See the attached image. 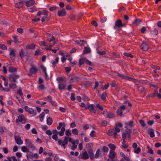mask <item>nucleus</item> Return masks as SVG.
<instances>
[{
    "mask_svg": "<svg viewBox=\"0 0 161 161\" xmlns=\"http://www.w3.org/2000/svg\"><path fill=\"white\" fill-rule=\"evenodd\" d=\"M131 130L126 129L125 132L122 134L123 142L122 143L121 147L124 148H126L128 147V145L126 143L125 139L126 137L129 140H130V132Z\"/></svg>",
    "mask_w": 161,
    "mask_h": 161,
    "instance_id": "1",
    "label": "nucleus"
},
{
    "mask_svg": "<svg viewBox=\"0 0 161 161\" xmlns=\"http://www.w3.org/2000/svg\"><path fill=\"white\" fill-rule=\"evenodd\" d=\"M64 139H59L58 141V144L59 145L63 147L64 149L66 146L67 145L68 142V137L65 136L64 137Z\"/></svg>",
    "mask_w": 161,
    "mask_h": 161,
    "instance_id": "2",
    "label": "nucleus"
},
{
    "mask_svg": "<svg viewBox=\"0 0 161 161\" xmlns=\"http://www.w3.org/2000/svg\"><path fill=\"white\" fill-rule=\"evenodd\" d=\"M92 144L91 143L88 144V146L87 147V151L89 154L90 158L93 159L95 158L94 155L93 153V151L92 150Z\"/></svg>",
    "mask_w": 161,
    "mask_h": 161,
    "instance_id": "3",
    "label": "nucleus"
},
{
    "mask_svg": "<svg viewBox=\"0 0 161 161\" xmlns=\"http://www.w3.org/2000/svg\"><path fill=\"white\" fill-rule=\"evenodd\" d=\"M25 140L26 143L25 144L29 148L31 149L32 150H34L35 149V147L30 140L25 139Z\"/></svg>",
    "mask_w": 161,
    "mask_h": 161,
    "instance_id": "4",
    "label": "nucleus"
},
{
    "mask_svg": "<svg viewBox=\"0 0 161 161\" xmlns=\"http://www.w3.org/2000/svg\"><path fill=\"white\" fill-rule=\"evenodd\" d=\"M26 121V119L25 117L23 115L18 116V119H16V122L17 124L20 122L22 124H25Z\"/></svg>",
    "mask_w": 161,
    "mask_h": 161,
    "instance_id": "5",
    "label": "nucleus"
},
{
    "mask_svg": "<svg viewBox=\"0 0 161 161\" xmlns=\"http://www.w3.org/2000/svg\"><path fill=\"white\" fill-rule=\"evenodd\" d=\"M39 156L37 153H33L32 152L28 153L27 154V157L28 159H32L34 158L38 159Z\"/></svg>",
    "mask_w": 161,
    "mask_h": 161,
    "instance_id": "6",
    "label": "nucleus"
},
{
    "mask_svg": "<svg viewBox=\"0 0 161 161\" xmlns=\"http://www.w3.org/2000/svg\"><path fill=\"white\" fill-rule=\"evenodd\" d=\"M19 77V75L13 74L10 75L9 76V79L12 82H17L16 79Z\"/></svg>",
    "mask_w": 161,
    "mask_h": 161,
    "instance_id": "7",
    "label": "nucleus"
},
{
    "mask_svg": "<svg viewBox=\"0 0 161 161\" xmlns=\"http://www.w3.org/2000/svg\"><path fill=\"white\" fill-rule=\"evenodd\" d=\"M113 75H117L121 79H125L126 80H130L132 79L130 77L128 76L120 74L115 72L114 73Z\"/></svg>",
    "mask_w": 161,
    "mask_h": 161,
    "instance_id": "8",
    "label": "nucleus"
},
{
    "mask_svg": "<svg viewBox=\"0 0 161 161\" xmlns=\"http://www.w3.org/2000/svg\"><path fill=\"white\" fill-rule=\"evenodd\" d=\"M103 114L104 116L107 118H113L114 116L113 113L110 112H108L107 111H105L103 112Z\"/></svg>",
    "mask_w": 161,
    "mask_h": 161,
    "instance_id": "9",
    "label": "nucleus"
},
{
    "mask_svg": "<svg viewBox=\"0 0 161 161\" xmlns=\"http://www.w3.org/2000/svg\"><path fill=\"white\" fill-rule=\"evenodd\" d=\"M24 108L25 110L26 111L28 112L30 114H33V116H35L36 115V112H34V110L32 108L28 107L27 106H25Z\"/></svg>",
    "mask_w": 161,
    "mask_h": 161,
    "instance_id": "10",
    "label": "nucleus"
},
{
    "mask_svg": "<svg viewBox=\"0 0 161 161\" xmlns=\"http://www.w3.org/2000/svg\"><path fill=\"white\" fill-rule=\"evenodd\" d=\"M108 134L110 136H114L115 138L117 137V134L115 132V130L114 129L109 130L108 132Z\"/></svg>",
    "mask_w": 161,
    "mask_h": 161,
    "instance_id": "11",
    "label": "nucleus"
},
{
    "mask_svg": "<svg viewBox=\"0 0 161 161\" xmlns=\"http://www.w3.org/2000/svg\"><path fill=\"white\" fill-rule=\"evenodd\" d=\"M10 49V52L9 53V55L10 57L12 60H14V58L16 56L15 52V50L14 49Z\"/></svg>",
    "mask_w": 161,
    "mask_h": 161,
    "instance_id": "12",
    "label": "nucleus"
},
{
    "mask_svg": "<svg viewBox=\"0 0 161 161\" xmlns=\"http://www.w3.org/2000/svg\"><path fill=\"white\" fill-rule=\"evenodd\" d=\"M116 155V153L113 150H110L108 155V158L115 159Z\"/></svg>",
    "mask_w": 161,
    "mask_h": 161,
    "instance_id": "13",
    "label": "nucleus"
},
{
    "mask_svg": "<svg viewBox=\"0 0 161 161\" xmlns=\"http://www.w3.org/2000/svg\"><path fill=\"white\" fill-rule=\"evenodd\" d=\"M24 2L20 0L19 2L15 3V7L18 8H22L24 5Z\"/></svg>",
    "mask_w": 161,
    "mask_h": 161,
    "instance_id": "14",
    "label": "nucleus"
},
{
    "mask_svg": "<svg viewBox=\"0 0 161 161\" xmlns=\"http://www.w3.org/2000/svg\"><path fill=\"white\" fill-rule=\"evenodd\" d=\"M142 50L144 51H147L148 49V45L145 42H143L141 46Z\"/></svg>",
    "mask_w": 161,
    "mask_h": 161,
    "instance_id": "15",
    "label": "nucleus"
},
{
    "mask_svg": "<svg viewBox=\"0 0 161 161\" xmlns=\"http://www.w3.org/2000/svg\"><path fill=\"white\" fill-rule=\"evenodd\" d=\"M15 139L16 143L18 145H21L23 144V142L21 140V138L19 136H15Z\"/></svg>",
    "mask_w": 161,
    "mask_h": 161,
    "instance_id": "16",
    "label": "nucleus"
},
{
    "mask_svg": "<svg viewBox=\"0 0 161 161\" xmlns=\"http://www.w3.org/2000/svg\"><path fill=\"white\" fill-rule=\"evenodd\" d=\"M122 25V24L121 20L120 19L118 20L115 22V26L114 27V28L116 29L117 27H120Z\"/></svg>",
    "mask_w": 161,
    "mask_h": 161,
    "instance_id": "17",
    "label": "nucleus"
},
{
    "mask_svg": "<svg viewBox=\"0 0 161 161\" xmlns=\"http://www.w3.org/2000/svg\"><path fill=\"white\" fill-rule=\"evenodd\" d=\"M37 69L36 67L32 66L30 70L29 75H31L32 74H34L37 72Z\"/></svg>",
    "mask_w": 161,
    "mask_h": 161,
    "instance_id": "18",
    "label": "nucleus"
},
{
    "mask_svg": "<svg viewBox=\"0 0 161 161\" xmlns=\"http://www.w3.org/2000/svg\"><path fill=\"white\" fill-rule=\"evenodd\" d=\"M35 3V1L33 0H30L25 2V6L29 7L32 6Z\"/></svg>",
    "mask_w": 161,
    "mask_h": 161,
    "instance_id": "19",
    "label": "nucleus"
},
{
    "mask_svg": "<svg viewBox=\"0 0 161 161\" xmlns=\"http://www.w3.org/2000/svg\"><path fill=\"white\" fill-rule=\"evenodd\" d=\"M94 107L95 105L94 104H92L88 105V109L91 112L95 113L96 112V110L94 109Z\"/></svg>",
    "mask_w": 161,
    "mask_h": 161,
    "instance_id": "20",
    "label": "nucleus"
},
{
    "mask_svg": "<svg viewBox=\"0 0 161 161\" xmlns=\"http://www.w3.org/2000/svg\"><path fill=\"white\" fill-rule=\"evenodd\" d=\"M148 133L151 137H153L155 136L154 130L153 129H148L147 130Z\"/></svg>",
    "mask_w": 161,
    "mask_h": 161,
    "instance_id": "21",
    "label": "nucleus"
},
{
    "mask_svg": "<svg viewBox=\"0 0 161 161\" xmlns=\"http://www.w3.org/2000/svg\"><path fill=\"white\" fill-rule=\"evenodd\" d=\"M64 127H62L61 129V130L60 131H59L58 132L59 135L60 136H62L64 134V132L65 131V124H64Z\"/></svg>",
    "mask_w": 161,
    "mask_h": 161,
    "instance_id": "22",
    "label": "nucleus"
},
{
    "mask_svg": "<svg viewBox=\"0 0 161 161\" xmlns=\"http://www.w3.org/2000/svg\"><path fill=\"white\" fill-rule=\"evenodd\" d=\"M80 158L83 159H87L89 158L88 154L86 152H85L82 153Z\"/></svg>",
    "mask_w": 161,
    "mask_h": 161,
    "instance_id": "23",
    "label": "nucleus"
},
{
    "mask_svg": "<svg viewBox=\"0 0 161 161\" xmlns=\"http://www.w3.org/2000/svg\"><path fill=\"white\" fill-rule=\"evenodd\" d=\"M58 14L60 16H64L65 15L66 12L64 9H62L61 10L58 11Z\"/></svg>",
    "mask_w": 161,
    "mask_h": 161,
    "instance_id": "24",
    "label": "nucleus"
},
{
    "mask_svg": "<svg viewBox=\"0 0 161 161\" xmlns=\"http://www.w3.org/2000/svg\"><path fill=\"white\" fill-rule=\"evenodd\" d=\"M58 88L60 91L62 90H65L66 88V85L62 83H59Z\"/></svg>",
    "mask_w": 161,
    "mask_h": 161,
    "instance_id": "25",
    "label": "nucleus"
},
{
    "mask_svg": "<svg viewBox=\"0 0 161 161\" xmlns=\"http://www.w3.org/2000/svg\"><path fill=\"white\" fill-rule=\"evenodd\" d=\"M91 49L89 47H84V49L83 51V54H86L90 53L91 52Z\"/></svg>",
    "mask_w": 161,
    "mask_h": 161,
    "instance_id": "26",
    "label": "nucleus"
},
{
    "mask_svg": "<svg viewBox=\"0 0 161 161\" xmlns=\"http://www.w3.org/2000/svg\"><path fill=\"white\" fill-rule=\"evenodd\" d=\"M26 48L27 49H34L35 48V45L33 44L31 45H27L26 46Z\"/></svg>",
    "mask_w": 161,
    "mask_h": 161,
    "instance_id": "27",
    "label": "nucleus"
},
{
    "mask_svg": "<svg viewBox=\"0 0 161 161\" xmlns=\"http://www.w3.org/2000/svg\"><path fill=\"white\" fill-rule=\"evenodd\" d=\"M80 78L76 76H73L71 77L70 79L71 82H75L78 81Z\"/></svg>",
    "mask_w": 161,
    "mask_h": 161,
    "instance_id": "28",
    "label": "nucleus"
},
{
    "mask_svg": "<svg viewBox=\"0 0 161 161\" xmlns=\"http://www.w3.org/2000/svg\"><path fill=\"white\" fill-rule=\"evenodd\" d=\"M17 98L20 103L21 104V106L22 107L24 106L25 105V102L21 97H17Z\"/></svg>",
    "mask_w": 161,
    "mask_h": 161,
    "instance_id": "29",
    "label": "nucleus"
},
{
    "mask_svg": "<svg viewBox=\"0 0 161 161\" xmlns=\"http://www.w3.org/2000/svg\"><path fill=\"white\" fill-rule=\"evenodd\" d=\"M59 58L58 57H56L55 58V61L53 60H52L51 61V63L53 65V66H55L56 64H58V62Z\"/></svg>",
    "mask_w": 161,
    "mask_h": 161,
    "instance_id": "30",
    "label": "nucleus"
},
{
    "mask_svg": "<svg viewBox=\"0 0 161 161\" xmlns=\"http://www.w3.org/2000/svg\"><path fill=\"white\" fill-rule=\"evenodd\" d=\"M19 55L21 58H23L25 56V52L23 49H21L19 53Z\"/></svg>",
    "mask_w": 161,
    "mask_h": 161,
    "instance_id": "31",
    "label": "nucleus"
},
{
    "mask_svg": "<svg viewBox=\"0 0 161 161\" xmlns=\"http://www.w3.org/2000/svg\"><path fill=\"white\" fill-rule=\"evenodd\" d=\"M17 70L16 68L13 67H10L8 68V71L10 72H16Z\"/></svg>",
    "mask_w": 161,
    "mask_h": 161,
    "instance_id": "32",
    "label": "nucleus"
},
{
    "mask_svg": "<svg viewBox=\"0 0 161 161\" xmlns=\"http://www.w3.org/2000/svg\"><path fill=\"white\" fill-rule=\"evenodd\" d=\"M141 22V20L139 19H136L133 22V24L136 25H138Z\"/></svg>",
    "mask_w": 161,
    "mask_h": 161,
    "instance_id": "33",
    "label": "nucleus"
},
{
    "mask_svg": "<svg viewBox=\"0 0 161 161\" xmlns=\"http://www.w3.org/2000/svg\"><path fill=\"white\" fill-rule=\"evenodd\" d=\"M53 123V120L50 117H48L47 119V124L48 125H51Z\"/></svg>",
    "mask_w": 161,
    "mask_h": 161,
    "instance_id": "34",
    "label": "nucleus"
},
{
    "mask_svg": "<svg viewBox=\"0 0 161 161\" xmlns=\"http://www.w3.org/2000/svg\"><path fill=\"white\" fill-rule=\"evenodd\" d=\"M45 116V113L44 112L42 113L39 116L40 120L42 122Z\"/></svg>",
    "mask_w": 161,
    "mask_h": 161,
    "instance_id": "35",
    "label": "nucleus"
},
{
    "mask_svg": "<svg viewBox=\"0 0 161 161\" xmlns=\"http://www.w3.org/2000/svg\"><path fill=\"white\" fill-rule=\"evenodd\" d=\"M141 151V148L140 147H137L134 149V152L136 154H138Z\"/></svg>",
    "mask_w": 161,
    "mask_h": 161,
    "instance_id": "36",
    "label": "nucleus"
},
{
    "mask_svg": "<svg viewBox=\"0 0 161 161\" xmlns=\"http://www.w3.org/2000/svg\"><path fill=\"white\" fill-rule=\"evenodd\" d=\"M37 10L35 6L30 8L28 9V11L31 12H33Z\"/></svg>",
    "mask_w": 161,
    "mask_h": 161,
    "instance_id": "37",
    "label": "nucleus"
},
{
    "mask_svg": "<svg viewBox=\"0 0 161 161\" xmlns=\"http://www.w3.org/2000/svg\"><path fill=\"white\" fill-rule=\"evenodd\" d=\"M147 153L151 154H154L153 150L149 146H147Z\"/></svg>",
    "mask_w": 161,
    "mask_h": 161,
    "instance_id": "38",
    "label": "nucleus"
},
{
    "mask_svg": "<svg viewBox=\"0 0 161 161\" xmlns=\"http://www.w3.org/2000/svg\"><path fill=\"white\" fill-rule=\"evenodd\" d=\"M21 150L24 152H28L29 151V149L27 147L25 146H23L21 147Z\"/></svg>",
    "mask_w": 161,
    "mask_h": 161,
    "instance_id": "39",
    "label": "nucleus"
},
{
    "mask_svg": "<svg viewBox=\"0 0 161 161\" xmlns=\"http://www.w3.org/2000/svg\"><path fill=\"white\" fill-rule=\"evenodd\" d=\"M108 146L111 149L110 150H113V151H114L116 148V147L114 144H108Z\"/></svg>",
    "mask_w": 161,
    "mask_h": 161,
    "instance_id": "40",
    "label": "nucleus"
},
{
    "mask_svg": "<svg viewBox=\"0 0 161 161\" xmlns=\"http://www.w3.org/2000/svg\"><path fill=\"white\" fill-rule=\"evenodd\" d=\"M86 58H81L80 59L79 61V64L80 65L83 64L84 62H86Z\"/></svg>",
    "mask_w": 161,
    "mask_h": 161,
    "instance_id": "41",
    "label": "nucleus"
},
{
    "mask_svg": "<svg viewBox=\"0 0 161 161\" xmlns=\"http://www.w3.org/2000/svg\"><path fill=\"white\" fill-rule=\"evenodd\" d=\"M66 57H68V59L69 61L72 64H74V65H75L76 64L75 63V62H74V61L72 62V57H71V56H70L68 55H66Z\"/></svg>",
    "mask_w": 161,
    "mask_h": 161,
    "instance_id": "42",
    "label": "nucleus"
},
{
    "mask_svg": "<svg viewBox=\"0 0 161 161\" xmlns=\"http://www.w3.org/2000/svg\"><path fill=\"white\" fill-rule=\"evenodd\" d=\"M72 132L73 134L77 135L78 134V131L77 129L75 128L72 130Z\"/></svg>",
    "mask_w": 161,
    "mask_h": 161,
    "instance_id": "43",
    "label": "nucleus"
},
{
    "mask_svg": "<svg viewBox=\"0 0 161 161\" xmlns=\"http://www.w3.org/2000/svg\"><path fill=\"white\" fill-rule=\"evenodd\" d=\"M76 42L77 43L80 44L81 45L83 44V43H86V41L84 40H80V41H76Z\"/></svg>",
    "mask_w": 161,
    "mask_h": 161,
    "instance_id": "44",
    "label": "nucleus"
},
{
    "mask_svg": "<svg viewBox=\"0 0 161 161\" xmlns=\"http://www.w3.org/2000/svg\"><path fill=\"white\" fill-rule=\"evenodd\" d=\"M139 123L142 127H144L146 125V124L143 120H139Z\"/></svg>",
    "mask_w": 161,
    "mask_h": 161,
    "instance_id": "45",
    "label": "nucleus"
},
{
    "mask_svg": "<svg viewBox=\"0 0 161 161\" xmlns=\"http://www.w3.org/2000/svg\"><path fill=\"white\" fill-rule=\"evenodd\" d=\"M100 150L99 149H98L96 151L95 155V158H97L99 157L100 155Z\"/></svg>",
    "mask_w": 161,
    "mask_h": 161,
    "instance_id": "46",
    "label": "nucleus"
},
{
    "mask_svg": "<svg viewBox=\"0 0 161 161\" xmlns=\"http://www.w3.org/2000/svg\"><path fill=\"white\" fill-rule=\"evenodd\" d=\"M64 124H65L64 123H59L57 127V129L58 130H59L62 127H64Z\"/></svg>",
    "mask_w": 161,
    "mask_h": 161,
    "instance_id": "47",
    "label": "nucleus"
},
{
    "mask_svg": "<svg viewBox=\"0 0 161 161\" xmlns=\"http://www.w3.org/2000/svg\"><path fill=\"white\" fill-rule=\"evenodd\" d=\"M9 87L12 89H15L16 87V85L14 83H10L9 84Z\"/></svg>",
    "mask_w": 161,
    "mask_h": 161,
    "instance_id": "48",
    "label": "nucleus"
},
{
    "mask_svg": "<svg viewBox=\"0 0 161 161\" xmlns=\"http://www.w3.org/2000/svg\"><path fill=\"white\" fill-rule=\"evenodd\" d=\"M122 110L120 108H119L117 110V113L119 115H120L122 114Z\"/></svg>",
    "mask_w": 161,
    "mask_h": 161,
    "instance_id": "49",
    "label": "nucleus"
},
{
    "mask_svg": "<svg viewBox=\"0 0 161 161\" xmlns=\"http://www.w3.org/2000/svg\"><path fill=\"white\" fill-rule=\"evenodd\" d=\"M95 131L93 130L92 131L90 134V136L92 137H94L95 136Z\"/></svg>",
    "mask_w": 161,
    "mask_h": 161,
    "instance_id": "50",
    "label": "nucleus"
},
{
    "mask_svg": "<svg viewBox=\"0 0 161 161\" xmlns=\"http://www.w3.org/2000/svg\"><path fill=\"white\" fill-rule=\"evenodd\" d=\"M106 96L107 95L106 93L105 92H104L102 94L101 96V98L102 100H105L106 99Z\"/></svg>",
    "mask_w": 161,
    "mask_h": 161,
    "instance_id": "51",
    "label": "nucleus"
},
{
    "mask_svg": "<svg viewBox=\"0 0 161 161\" xmlns=\"http://www.w3.org/2000/svg\"><path fill=\"white\" fill-rule=\"evenodd\" d=\"M82 97L83 99L85 101H88L90 100L89 98L85 95H82Z\"/></svg>",
    "mask_w": 161,
    "mask_h": 161,
    "instance_id": "52",
    "label": "nucleus"
},
{
    "mask_svg": "<svg viewBox=\"0 0 161 161\" xmlns=\"http://www.w3.org/2000/svg\"><path fill=\"white\" fill-rule=\"evenodd\" d=\"M65 134L67 136H70L71 135V133L70 132V130L69 129L66 130Z\"/></svg>",
    "mask_w": 161,
    "mask_h": 161,
    "instance_id": "53",
    "label": "nucleus"
},
{
    "mask_svg": "<svg viewBox=\"0 0 161 161\" xmlns=\"http://www.w3.org/2000/svg\"><path fill=\"white\" fill-rule=\"evenodd\" d=\"M56 8H57L56 6H52V7H50L49 8V10L50 11H53L56 10Z\"/></svg>",
    "mask_w": 161,
    "mask_h": 161,
    "instance_id": "54",
    "label": "nucleus"
},
{
    "mask_svg": "<svg viewBox=\"0 0 161 161\" xmlns=\"http://www.w3.org/2000/svg\"><path fill=\"white\" fill-rule=\"evenodd\" d=\"M44 99H46L48 101L50 102L51 101H52V97L50 96H48L47 97H44Z\"/></svg>",
    "mask_w": 161,
    "mask_h": 161,
    "instance_id": "55",
    "label": "nucleus"
},
{
    "mask_svg": "<svg viewBox=\"0 0 161 161\" xmlns=\"http://www.w3.org/2000/svg\"><path fill=\"white\" fill-rule=\"evenodd\" d=\"M124 55L127 57H130L131 58H132L133 57L132 55L129 53H124Z\"/></svg>",
    "mask_w": 161,
    "mask_h": 161,
    "instance_id": "56",
    "label": "nucleus"
},
{
    "mask_svg": "<svg viewBox=\"0 0 161 161\" xmlns=\"http://www.w3.org/2000/svg\"><path fill=\"white\" fill-rule=\"evenodd\" d=\"M17 31L20 33H22L23 32V30L21 28H19L17 29Z\"/></svg>",
    "mask_w": 161,
    "mask_h": 161,
    "instance_id": "57",
    "label": "nucleus"
},
{
    "mask_svg": "<svg viewBox=\"0 0 161 161\" xmlns=\"http://www.w3.org/2000/svg\"><path fill=\"white\" fill-rule=\"evenodd\" d=\"M41 53L39 49H37L35 52V55L37 56L38 55Z\"/></svg>",
    "mask_w": 161,
    "mask_h": 161,
    "instance_id": "58",
    "label": "nucleus"
},
{
    "mask_svg": "<svg viewBox=\"0 0 161 161\" xmlns=\"http://www.w3.org/2000/svg\"><path fill=\"white\" fill-rule=\"evenodd\" d=\"M70 99L73 101H74L75 100V95L74 93H72L71 94Z\"/></svg>",
    "mask_w": 161,
    "mask_h": 161,
    "instance_id": "59",
    "label": "nucleus"
},
{
    "mask_svg": "<svg viewBox=\"0 0 161 161\" xmlns=\"http://www.w3.org/2000/svg\"><path fill=\"white\" fill-rule=\"evenodd\" d=\"M63 80V78L62 77H59L57 78V80L58 81L59 83H61V81Z\"/></svg>",
    "mask_w": 161,
    "mask_h": 161,
    "instance_id": "60",
    "label": "nucleus"
},
{
    "mask_svg": "<svg viewBox=\"0 0 161 161\" xmlns=\"http://www.w3.org/2000/svg\"><path fill=\"white\" fill-rule=\"evenodd\" d=\"M55 40V38L53 36H51V38H50L49 39H48V41L50 42H53V41H54Z\"/></svg>",
    "mask_w": 161,
    "mask_h": 161,
    "instance_id": "61",
    "label": "nucleus"
},
{
    "mask_svg": "<svg viewBox=\"0 0 161 161\" xmlns=\"http://www.w3.org/2000/svg\"><path fill=\"white\" fill-rule=\"evenodd\" d=\"M107 20V18L106 17H103L100 19V21L102 23H104Z\"/></svg>",
    "mask_w": 161,
    "mask_h": 161,
    "instance_id": "62",
    "label": "nucleus"
},
{
    "mask_svg": "<svg viewBox=\"0 0 161 161\" xmlns=\"http://www.w3.org/2000/svg\"><path fill=\"white\" fill-rule=\"evenodd\" d=\"M2 149L5 153L7 154L8 153V150L7 148L3 147Z\"/></svg>",
    "mask_w": 161,
    "mask_h": 161,
    "instance_id": "63",
    "label": "nucleus"
},
{
    "mask_svg": "<svg viewBox=\"0 0 161 161\" xmlns=\"http://www.w3.org/2000/svg\"><path fill=\"white\" fill-rule=\"evenodd\" d=\"M46 133L49 136H50L52 134V132L50 130H47L46 131Z\"/></svg>",
    "mask_w": 161,
    "mask_h": 161,
    "instance_id": "64",
    "label": "nucleus"
}]
</instances>
